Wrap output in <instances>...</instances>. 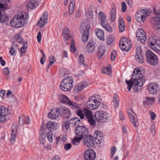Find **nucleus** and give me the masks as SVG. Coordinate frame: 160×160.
Here are the masks:
<instances>
[{
    "mask_svg": "<svg viewBox=\"0 0 160 160\" xmlns=\"http://www.w3.org/2000/svg\"><path fill=\"white\" fill-rule=\"evenodd\" d=\"M98 16L100 17L101 25L102 27L108 32H111L112 29L108 24L107 20L106 19V15L104 14L103 12L101 11L98 13Z\"/></svg>",
    "mask_w": 160,
    "mask_h": 160,
    "instance_id": "6e6552de",
    "label": "nucleus"
},
{
    "mask_svg": "<svg viewBox=\"0 0 160 160\" xmlns=\"http://www.w3.org/2000/svg\"><path fill=\"white\" fill-rule=\"evenodd\" d=\"M60 115L64 119H68L71 113L70 110L67 107L62 106L59 107Z\"/></svg>",
    "mask_w": 160,
    "mask_h": 160,
    "instance_id": "dca6fc26",
    "label": "nucleus"
},
{
    "mask_svg": "<svg viewBox=\"0 0 160 160\" xmlns=\"http://www.w3.org/2000/svg\"><path fill=\"white\" fill-rule=\"evenodd\" d=\"M59 107L53 108L51 111L54 114L56 115V117L58 118L60 115V112L59 111Z\"/></svg>",
    "mask_w": 160,
    "mask_h": 160,
    "instance_id": "c03bdc74",
    "label": "nucleus"
},
{
    "mask_svg": "<svg viewBox=\"0 0 160 160\" xmlns=\"http://www.w3.org/2000/svg\"><path fill=\"white\" fill-rule=\"evenodd\" d=\"M150 129L152 133L153 134H154L155 132V127L154 124H152L150 127Z\"/></svg>",
    "mask_w": 160,
    "mask_h": 160,
    "instance_id": "774afa93",
    "label": "nucleus"
},
{
    "mask_svg": "<svg viewBox=\"0 0 160 160\" xmlns=\"http://www.w3.org/2000/svg\"><path fill=\"white\" fill-rule=\"evenodd\" d=\"M120 48L123 51H128L130 49L131 47V44H125L124 46H121L122 45L121 44H119Z\"/></svg>",
    "mask_w": 160,
    "mask_h": 160,
    "instance_id": "79ce46f5",
    "label": "nucleus"
},
{
    "mask_svg": "<svg viewBox=\"0 0 160 160\" xmlns=\"http://www.w3.org/2000/svg\"><path fill=\"white\" fill-rule=\"evenodd\" d=\"M141 71L140 69L136 68L133 71L131 79L134 80L135 85H134L133 89L136 92H138L141 90V87L143 85L145 79L142 77Z\"/></svg>",
    "mask_w": 160,
    "mask_h": 160,
    "instance_id": "f257e3e1",
    "label": "nucleus"
},
{
    "mask_svg": "<svg viewBox=\"0 0 160 160\" xmlns=\"http://www.w3.org/2000/svg\"><path fill=\"white\" fill-rule=\"evenodd\" d=\"M68 105L71 107L73 112L79 116L81 119L84 118V115L78 104L71 101Z\"/></svg>",
    "mask_w": 160,
    "mask_h": 160,
    "instance_id": "9b49d317",
    "label": "nucleus"
},
{
    "mask_svg": "<svg viewBox=\"0 0 160 160\" xmlns=\"http://www.w3.org/2000/svg\"><path fill=\"white\" fill-rule=\"evenodd\" d=\"M127 9L126 4L124 2H123L122 3V10L123 12H124L126 11Z\"/></svg>",
    "mask_w": 160,
    "mask_h": 160,
    "instance_id": "e2e57ef3",
    "label": "nucleus"
},
{
    "mask_svg": "<svg viewBox=\"0 0 160 160\" xmlns=\"http://www.w3.org/2000/svg\"><path fill=\"white\" fill-rule=\"evenodd\" d=\"M131 44V42L130 39L127 38H122L119 41V44H121L122 46H124L125 44Z\"/></svg>",
    "mask_w": 160,
    "mask_h": 160,
    "instance_id": "e433bc0d",
    "label": "nucleus"
},
{
    "mask_svg": "<svg viewBox=\"0 0 160 160\" xmlns=\"http://www.w3.org/2000/svg\"><path fill=\"white\" fill-rule=\"evenodd\" d=\"M83 142L84 144L88 148H91L94 145L93 137L90 135L84 138Z\"/></svg>",
    "mask_w": 160,
    "mask_h": 160,
    "instance_id": "6ab92c4d",
    "label": "nucleus"
},
{
    "mask_svg": "<svg viewBox=\"0 0 160 160\" xmlns=\"http://www.w3.org/2000/svg\"><path fill=\"white\" fill-rule=\"evenodd\" d=\"M72 146V145L71 143H67L64 145V148L66 151L69 150Z\"/></svg>",
    "mask_w": 160,
    "mask_h": 160,
    "instance_id": "0e129e2a",
    "label": "nucleus"
},
{
    "mask_svg": "<svg viewBox=\"0 0 160 160\" xmlns=\"http://www.w3.org/2000/svg\"><path fill=\"white\" fill-rule=\"evenodd\" d=\"M70 124L69 122L67 121L63 123V128L67 130L69 128V124Z\"/></svg>",
    "mask_w": 160,
    "mask_h": 160,
    "instance_id": "13d9d810",
    "label": "nucleus"
},
{
    "mask_svg": "<svg viewBox=\"0 0 160 160\" xmlns=\"http://www.w3.org/2000/svg\"><path fill=\"white\" fill-rule=\"evenodd\" d=\"M9 109L6 107L0 106V122H2L6 121V117L9 114Z\"/></svg>",
    "mask_w": 160,
    "mask_h": 160,
    "instance_id": "2eb2a0df",
    "label": "nucleus"
},
{
    "mask_svg": "<svg viewBox=\"0 0 160 160\" xmlns=\"http://www.w3.org/2000/svg\"><path fill=\"white\" fill-rule=\"evenodd\" d=\"M71 51L72 52H74L76 50L75 44L73 39H72L71 43L70 44Z\"/></svg>",
    "mask_w": 160,
    "mask_h": 160,
    "instance_id": "de8ad7c7",
    "label": "nucleus"
},
{
    "mask_svg": "<svg viewBox=\"0 0 160 160\" xmlns=\"http://www.w3.org/2000/svg\"><path fill=\"white\" fill-rule=\"evenodd\" d=\"M102 72L106 75H110L111 73V70L108 67H104L102 69Z\"/></svg>",
    "mask_w": 160,
    "mask_h": 160,
    "instance_id": "37998d69",
    "label": "nucleus"
},
{
    "mask_svg": "<svg viewBox=\"0 0 160 160\" xmlns=\"http://www.w3.org/2000/svg\"><path fill=\"white\" fill-rule=\"evenodd\" d=\"M158 87L159 85L157 84L152 83L149 84L147 89L150 93L155 94L157 93Z\"/></svg>",
    "mask_w": 160,
    "mask_h": 160,
    "instance_id": "5701e85b",
    "label": "nucleus"
},
{
    "mask_svg": "<svg viewBox=\"0 0 160 160\" xmlns=\"http://www.w3.org/2000/svg\"><path fill=\"white\" fill-rule=\"evenodd\" d=\"M85 15L88 18H92L93 17V12L91 11L87 10L85 12Z\"/></svg>",
    "mask_w": 160,
    "mask_h": 160,
    "instance_id": "8fccbe9b",
    "label": "nucleus"
},
{
    "mask_svg": "<svg viewBox=\"0 0 160 160\" xmlns=\"http://www.w3.org/2000/svg\"><path fill=\"white\" fill-rule=\"evenodd\" d=\"M114 40V37L111 35H108L106 38V42L108 44H111Z\"/></svg>",
    "mask_w": 160,
    "mask_h": 160,
    "instance_id": "a18cd8bd",
    "label": "nucleus"
},
{
    "mask_svg": "<svg viewBox=\"0 0 160 160\" xmlns=\"http://www.w3.org/2000/svg\"><path fill=\"white\" fill-rule=\"evenodd\" d=\"M3 73L4 75L6 76H8L10 73L8 69V67H6L4 68L3 70Z\"/></svg>",
    "mask_w": 160,
    "mask_h": 160,
    "instance_id": "bf43d9fd",
    "label": "nucleus"
},
{
    "mask_svg": "<svg viewBox=\"0 0 160 160\" xmlns=\"http://www.w3.org/2000/svg\"><path fill=\"white\" fill-rule=\"evenodd\" d=\"M38 6V2L35 0H32L28 2L27 4V8L28 10L33 9Z\"/></svg>",
    "mask_w": 160,
    "mask_h": 160,
    "instance_id": "c756f323",
    "label": "nucleus"
},
{
    "mask_svg": "<svg viewBox=\"0 0 160 160\" xmlns=\"http://www.w3.org/2000/svg\"><path fill=\"white\" fill-rule=\"evenodd\" d=\"M146 101L145 102L148 105H151L152 104L155 99V98H149L148 97H146Z\"/></svg>",
    "mask_w": 160,
    "mask_h": 160,
    "instance_id": "09e8293b",
    "label": "nucleus"
},
{
    "mask_svg": "<svg viewBox=\"0 0 160 160\" xmlns=\"http://www.w3.org/2000/svg\"><path fill=\"white\" fill-rule=\"evenodd\" d=\"M59 99L61 102L63 103H67L68 104L70 102H71V101L67 96L63 94L60 95L59 96Z\"/></svg>",
    "mask_w": 160,
    "mask_h": 160,
    "instance_id": "c9c22d12",
    "label": "nucleus"
},
{
    "mask_svg": "<svg viewBox=\"0 0 160 160\" xmlns=\"http://www.w3.org/2000/svg\"><path fill=\"white\" fill-rule=\"evenodd\" d=\"M107 115L108 114L104 111H99L95 113L94 117L97 121L103 122L106 121L108 118Z\"/></svg>",
    "mask_w": 160,
    "mask_h": 160,
    "instance_id": "f8f14e48",
    "label": "nucleus"
},
{
    "mask_svg": "<svg viewBox=\"0 0 160 160\" xmlns=\"http://www.w3.org/2000/svg\"><path fill=\"white\" fill-rule=\"evenodd\" d=\"M111 158H112V157H113L114 154L115 153V152L116 151H115L116 150V147L114 146H112L111 148Z\"/></svg>",
    "mask_w": 160,
    "mask_h": 160,
    "instance_id": "69168bd1",
    "label": "nucleus"
},
{
    "mask_svg": "<svg viewBox=\"0 0 160 160\" xmlns=\"http://www.w3.org/2000/svg\"><path fill=\"white\" fill-rule=\"evenodd\" d=\"M136 37L138 40L142 43H144L146 40V35L144 31L142 29L138 30L136 33Z\"/></svg>",
    "mask_w": 160,
    "mask_h": 160,
    "instance_id": "f3484780",
    "label": "nucleus"
},
{
    "mask_svg": "<svg viewBox=\"0 0 160 160\" xmlns=\"http://www.w3.org/2000/svg\"><path fill=\"white\" fill-rule=\"evenodd\" d=\"M68 28H64L63 30L62 34L64 37V41H66L68 38H70V36L68 35Z\"/></svg>",
    "mask_w": 160,
    "mask_h": 160,
    "instance_id": "a19ab883",
    "label": "nucleus"
},
{
    "mask_svg": "<svg viewBox=\"0 0 160 160\" xmlns=\"http://www.w3.org/2000/svg\"><path fill=\"white\" fill-rule=\"evenodd\" d=\"M78 61L82 64H83V62L84 61V59L83 55L82 54H81L80 55L78 58Z\"/></svg>",
    "mask_w": 160,
    "mask_h": 160,
    "instance_id": "052dcab7",
    "label": "nucleus"
},
{
    "mask_svg": "<svg viewBox=\"0 0 160 160\" xmlns=\"http://www.w3.org/2000/svg\"><path fill=\"white\" fill-rule=\"evenodd\" d=\"M48 117L49 118L51 119H55L58 118L56 117V115L54 114L52 112H51V111L49 112Z\"/></svg>",
    "mask_w": 160,
    "mask_h": 160,
    "instance_id": "4d7b16f0",
    "label": "nucleus"
},
{
    "mask_svg": "<svg viewBox=\"0 0 160 160\" xmlns=\"http://www.w3.org/2000/svg\"><path fill=\"white\" fill-rule=\"evenodd\" d=\"M18 45L15 42H13L12 44V46L10 48L9 52L10 54L12 55H14L16 53V51Z\"/></svg>",
    "mask_w": 160,
    "mask_h": 160,
    "instance_id": "4c0bfd02",
    "label": "nucleus"
},
{
    "mask_svg": "<svg viewBox=\"0 0 160 160\" xmlns=\"http://www.w3.org/2000/svg\"><path fill=\"white\" fill-rule=\"evenodd\" d=\"M95 32L100 39L102 41L105 40L104 34L103 30L98 28H96L95 29Z\"/></svg>",
    "mask_w": 160,
    "mask_h": 160,
    "instance_id": "bb28decb",
    "label": "nucleus"
},
{
    "mask_svg": "<svg viewBox=\"0 0 160 160\" xmlns=\"http://www.w3.org/2000/svg\"><path fill=\"white\" fill-rule=\"evenodd\" d=\"M127 113L130 120L134 126L137 127L138 125V120L137 118H135L134 116V114H135L132 109H128Z\"/></svg>",
    "mask_w": 160,
    "mask_h": 160,
    "instance_id": "aec40b11",
    "label": "nucleus"
},
{
    "mask_svg": "<svg viewBox=\"0 0 160 160\" xmlns=\"http://www.w3.org/2000/svg\"><path fill=\"white\" fill-rule=\"evenodd\" d=\"M149 14V12L145 10L139 9L136 13V19L140 23L143 22Z\"/></svg>",
    "mask_w": 160,
    "mask_h": 160,
    "instance_id": "1a4fd4ad",
    "label": "nucleus"
},
{
    "mask_svg": "<svg viewBox=\"0 0 160 160\" xmlns=\"http://www.w3.org/2000/svg\"><path fill=\"white\" fill-rule=\"evenodd\" d=\"M116 8L113 6L111 8L110 12V17L111 22H114L115 19Z\"/></svg>",
    "mask_w": 160,
    "mask_h": 160,
    "instance_id": "72a5a7b5",
    "label": "nucleus"
},
{
    "mask_svg": "<svg viewBox=\"0 0 160 160\" xmlns=\"http://www.w3.org/2000/svg\"><path fill=\"white\" fill-rule=\"evenodd\" d=\"M82 139H80V137H75L73 139L72 143L73 144L76 145H78L80 143V141Z\"/></svg>",
    "mask_w": 160,
    "mask_h": 160,
    "instance_id": "49530a36",
    "label": "nucleus"
},
{
    "mask_svg": "<svg viewBox=\"0 0 160 160\" xmlns=\"http://www.w3.org/2000/svg\"><path fill=\"white\" fill-rule=\"evenodd\" d=\"M149 47L156 52L160 51V40L157 37H151L148 40Z\"/></svg>",
    "mask_w": 160,
    "mask_h": 160,
    "instance_id": "39448f33",
    "label": "nucleus"
},
{
    "mask_svg": "<svg viewBox=\"0 0 160 160\" xmlns=\"http://www.w3.org/2000/svg\"><path fill=\"white\" fill-rule=\"evenodd\" d=\"M105 47L103 46L100 45L98 49L97 56L99 59H100L105 53Z\"/></svg>",
    "mask_w": 160,
    "mask_h": 160,
    "instance_id": "7c9ffc66",
    "label": "nucleus"
},
{
    "mask_svg": "<svg viewBox=\"0 0 160 160\" xmlns=\"http://www.w3.org/2000/svg\"><path fill=\"white\" fill-rule=\"evenodd\" d=\"M73 79L71 77H67L63 79L60 83L61 90L64 92L70 90L73 87Z\"/></svg>",
    "mask_w": 160,
    "mask_h": 160,
    "instance_id": "7ed1b4c3",
    "label": "nucleus"
},
{
    "mask_svg": "<svg viewBox=\"0 0 160 160\" xmlns=\"http://www.w3.org/2000/svg\"><path fill=\"white\" fill-rule=\"evenodd\" d=\"M88 122L91 126H95L96 125V122L93 119V117L88 119Z\"/></svg>",
    "mask_w": 160,
    "mask_h": 160,
    "instance_id": "5fc2aeb1",
    "label": "nucleus"
},
{
    "mask_svg": "<svg viewBox=\"0 0 160 160\" xmlns=\"http://www.w3.org/2000/svg\"><path fill=\"white\" fill-rule=\"evenodd\" d=\"M19 124L21 126L28 124L30 122V120L28 117H26L24 115H21L19 118Z\"/></svg>",
    "mask_w": 160,
    "mask_h": 160,
    "instance_id": "a878e982",
    "label": "nucleus"
},
{
    "mask_svg": "<svg viewBox=\"0 0 160 160\" xmlns=\"http://www.w3.org/2000/svg\"><path fill=\"white\" fill-rule=\"evenodd\" d=\"M116 51H112L111 54V58L112 61L114 60L116 57Z\"/></svg>",
    "mask_w": 160,
    "mask_h": 160,
    "instance_id": "680f3d73",
    "label": "nucleus"
},
{
    "mask_svg": "<svg viewBox=\"0 0 160 160\" xmlns=\"http://www.w3.org/2000/svg\"><path fill=\"white\" fill-rule=\"evenodd\" d=\"M48 13L45 12L38 20V24L39 26L42 27L47 23Z\"/></svg>",
    "mask_w": 160,
    "mask_h": 160,
    "instance_id": "b1692460",
    "label": "nucleus"
},
{
    "mask_svg": "<svg viewBox=\"0 0 160 160\" xmlns=\"http://www.w3.org/2000/svg\"><path fill=\"white\" fill-rule=\"evenodd\" d=\"M135 58V60L140 63H142L144 62L145 60L144 54L141 48H137Z\"/></svg>",
    "mask_w": 160,
    "mask_h": 160,
    "instance_id": "4468645a",
    "label": "nucleus"
},
{
    "mask_svg": "<svg viewBox=\"0 0 160 160\" xmlns=\"http://www.w3.org/2000/svg\"><path fill=\"white\" fill-rule=\"evenodd\" d=\"M134 81V80L131 79V78L129 81L126 80V83L128 86V89L129 91L131 90V89L133 86V85H135V83Z\"/></svg>",
    "mask_w": 160,
    "mask_h": 160,
    "instance_id": "ea45409f",
    "label": "nucleus"
},
{
    "mask_svg": "<svg viewBox=\"0 0 160 160\" xmlns=\"http://www.w3.org/2000/svg\"><path fill=\"white\" fill-rule=\"evenodd\" d=\"M145 56L146 60L149 64L152 66H155L158 64V60L157 56L151 50L147 51Z\"/></svg>",
    "mask_w": 160,
    "mask_h": 160,
    "instance_id": "423d86ee",
    "label": "nucleus"
},
{
    "mask_svg": "<svg viewBox=\"0 0 160 160\" xmlns=\"http://www.w3.org/2000/svg\"><path fill=\"white\" fill-rule=\"evenodd\" d=\"M27 42L25 43H24L22 47L21 48V51L22 53H25L26 51L27 48Z\"/></svg>",
    "mask_w": 160,
    "mask_h": 160,
    "instance_id": "6e6d98bb",
    "label": "nucleus"
},
{
    "mask_svg": "<svg viewBox=\"0 0 160 160\" xmlns=\"http://www.w3.org/2000/svg\"><path fill=\"white\" fill-rule=\"evenodd\" d=\"M77 135L80 137V139H83L88 134V129L84 126H79L75 129Z\"/></svg>",
    "mask_w": 160,
    "mask_h": 160,
    "instance_id": "9d476101",
    "label": "nucleus"
},
{
    "mask_svg": "<svg viewBox=\"0 0 160 160\" xmlns=\"http://www.w3.org/2000/svg\"><path fill=\"white\" fill-rule=\"evenodd\" d=\"M153 10L156 16L151 18V22L155 29L158 30L160 28V8L155 7Z\"/></svg>",
    "mask_w": 160,
    "mask_h": 160,
    "instance_id": "20e7f679",
    "label": "nucleus"
},
{
    "mask_svg": "<svg viewBox=\"0 0 160 160\" xmlns=\"http://www.w3.org/2000/svg\"><path fill=\"white\" fill-rule=\"evenodd\" d=\"M69 123L70 124L74 125V126L76 127L79 126H81L82 124L80 119L78 118H72L70 121Z\"/></svg>",
    "mask_w": 160,
    "mask_h": 160,
    "instance_id": "cd10ccee",
    "label": "nucleus"
},
{
    "mask_svg": "<svg viewBox=\"0 0 160 160\" xmlns=\"http://www.w3.org/2000/svg\"><path fill=\"white\" fill-rule=\"evenodd\" d=\"M102 135L103 134L102 132L99 131H96L94 132L93 137L96 142L97 143L98 142L99 144H100L103 139Z\"/></svg>",
    "mask_w": 160,
    "mask_h": 160,
    "instance_id": "393cba45",
    "label": "nucleus"
},
{
    "mask_svg": "<svg viewBox=\"0 0 160 160\" xmlns=\"http://www.w3.org/2000/svg\"><path fill=\"white\" fill-rule=\"evenodd\" d=\"M95 157L96 153L92 149H88L84 154V157L85 160H94Z\"/></svg>",
    "mask_w": 160,
    "mask_h": 160,
    "instance_id": "a211bd4d",
    "label": "nucleus"
},
{
    "mask_svg": "<svg viewBox=\"0 0 160 160\" xmlns=\"http://www.w3.org/2000/svg\"><path fill=\"white\" fill-rule=\"evenodd\" d=\"M84 115L86 119H88L92 117V112L87 108H84L83 110Z\"/></svg>",
    "mask_w": 160,
    "mask_h": 160,
    "instance_id": "58836bf2",
    "label": "nucleus"
},
{
    "mask_svg": "<svg viewBox=\"0 0 160 160\" xmlns=\"http://www.w3.org/2000/svg\"><path fill=\"white\" fill-rule=\"evenodd\" d=\"M90 28V25L89 23L80 28V31L82 34V39L83 42H86L88 39Z\"/></svg>",
    "mask_w": 160,
    "mask_h": 160,
    "instance_id": "ddd939ff",
    "label": "nucleus"
},
{
    "mask_svg": "<svg viewBox=\"0 0 160 160\" xmlns=\"http://www.w3.org/2000/svg\"><path fill=\"white\" fill-rule=\"evenodd\" d=\"M149 112L151 116V119L152 120H154L156 116V114L151 111H150Z\"/></svg>",
    "mask_w": 160,
    "mask_h": 160,
    "instance_id": "338daca9",
    "label": "nucleus"
},
{
    "mask_svg": "<svg viewBox=\"0 0 160 160\" xmlns=\"http://www.w3.org/2000/svg\"><path fill=\"white\" fill-rule=\"evenodd\" d=\"M39 139L41 144H44L46 142V138L44 135L41 134L39 137Z\"/></svg>",
    "mask_w": 160,
    "mask_h": 160,
    "instance_id": "603ef678",
    "label": "nucleus"
},
{
    "mask_svg": "<svg viewBox=\"0 0 160 160\" xmlns=\"http://www.w3.org/2000/svg\"><path fill=\"white\" fill-rule=\"evenodd\" d=\"M9 17L4 10L0 9V22L8 24Z\"/></svg>",
    "mask_w": 160,
    "mask_h": 160,
    "instance_id": "4be33fe9",
    "label": "nucleus"
},
{
    "mask_svg": "<svg viewBox=\"0 0 160 160\" xmlns=\"http://www.w3.org/2000/svg\"><path fill=\"white\" fill-rule=\"evenodd\" d=\"M28 16L26 13L22 12L16 15L11 20L10 23L11 27L15 28L21 27L26 24V20Z\"/></svg>",
    "mask_w": 160,
    "mask_h": 160,
    "instance_id": "f03ea898",
    "label": "nucleus"
},
{
    "mask_svg": "<svg viewBox=\"0 0 160 160\" xmlns=\"http://www.w3.org/2000/svg\"><path fill=\"white\" fill-rule=\"evenodd\" d=\"M46 136L48 141L50 142H52V132L51 131L48 132L46 134Z\"/></svg>",
    "mask_w": 160,
    "mask_h": 160,
    "instance_id": "3c124183",
    "label": "nucleus"
},
{
    "mask_svg": "<svg viewBox=\"0 0 160 160\" xmlns=\"http://www.w3.org/2000/svg\"><path fill=\"white\" fill-rule=\"evenodd\" d=\"M119 98L118 97V95L115 93L113 95V99L112 102V105L116 108L118 107L119 105Z\"/></svg>",
    "mask_w": 160,
    "mask_h": 160,
    "instance_id": "473e14b6",
    "label": "nucleus"
},
{
    "mask_svg": "<svg viewBox=\"0 0 160 160\" xmlns=\"http://www.w3.org/2000/svg\"><path fill=\"white\" fill-rule=\"evenodd\" d=\"M88 85L89 84L87 81L82 82L75 86L74 88V91L76 92H80Z\"/></svg>",
    "mask_w": 160,
    "mask_h": 160,
    "instance_id": "412c9836",
    "label": "nucleus"
},
{
    "mask_svg": "<svg viewBox=\"0 0 160 160\" xmlns=\"http://www.w3.org/2000/svg\"><path fill=\"white\" fill-rule=\"evenodd\" d=\"M55 123L53 122L50 121L46 124V126L47 129L49 131L52 132L53 130L56 129V127L55 125Z\"/></svg>",
    "mask_w": 160,
    "mask_h": 160,
    "instance_id": "f704fd0d",
    "label": "nucleus"
},
{
    "mask_svg": "<svg viewBox=\"0 0 160 160\" xmlns=\"http://www.w3.org/2000/svg\"><path fill=\"white\" fill-rule=\"evenodd\" d=\"M74 9V5L73 4L72 2H71V4H70L69 6V14H72Z\"/></svg>",
    "mask_w": 160,
    "mask_h": 160,
    "instance_id": "864d4df0",
    "label": "nucleus"
},
{
    "mask_svg": "<svg viewBox=\"0 0 160 160\" xmlns=\"http://www.w3.org/2000/svg\"><path fill=\"white\" fill-rule=\"evenodd\" d=\"M125 23L123 18L120 17L118 19V28L119 31L122 32L125 30Z\"/></svg>",
    "mask_w": 160,
    "mask_h": 160,
    "instance_id": "2f4dec72",
    "label": "nucleus"
},
{
    "mask_svg": "<svg viewBox=\"0 0 160 160\" xmlns=\"http://www.w3.org/2000/svg\"><path fill=\"white\" fill-rule=\"evenodd\" d=\"M95 44L94 42L92 41H89L88 43L86 50L88 53H91L93 51L95 48Z\"/></svg>",
    "mask_w": 160,
    "mask_h": 160,
    "instance_id": "c85d7f7f",
    "label": "nucleus"
},
{
    "mask_svg": "<svg viewBox=\"0 0 160 160\" xmlns=\"http://www.w3.org/2000/svg\"><path fill=\"white\" fill-rule=\"evenodd\" d=\"M101 100L98 101L95 99L94 97H90L85 104L87 108L90 110L97 109L100 104Z\"/></svg>",
    "mask_w": 160,
    "mask_h": 160,
    "instance_id": "0eeeda50",
    "label": "nucleus"
}]
</instances>
